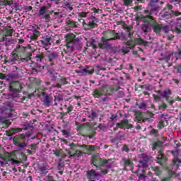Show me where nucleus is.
<instances>
[{"label": "nucleus", "mask_w": 181, "mask_h": 181, "mask_svg": "<svg viewBox=\"0 0 181 181\" xmlns=\"http://www.w3.org/2000/svg\"><path fill=\"white\" fill-rule=\"evenodd\" d=\"M100 176H101L100 175V173H95V170H90L88 171V173H87V177H88V179H90V180L100 177Z\"/></svg>", "instance_id": "9"}, {"label": "nucleus", "mask_w": 181, "mask_h": 181, "mask_svg": "<svg viewBox=\"0 0 181 181\" xmlns=\"http://www.w3.org/2000/svg\"><path fill=\"white\" fill-rule=\"evenodd\" d=\"M173 155L175 156L174 160L173 161L174 169H177L179 166H181V160L177 158V155H179L178 151H172Z\"/></svg>", "instance_id": "7"}, {"label": "nucleus", "mask_w": 181, "mask_h": 181, "mask_svg": "<svg viewBox=\"0 0 181 181\" xmlns=\"http://www.w3.org/2000/svg\"><path fill=\"white\" fill-rule=\"evenodd\" d=\"M122 151H124L125 152H128L129 149L127 146H124L122 148Z\"/></svg>", "instance_id": "49"}, {"label": "nucleus", "mask_w": 181, "mask_h": 181, "mask_svg": "<svg viewBox=\"0 0 181 181\" xmlns=\"http://www.w3.org/2000/svg\"><path fill=\"white\" fill-rule=\"evenodd\" d=\"M107 40H117V39H119V35L114 30H109L105 33L103 36Z\"/></svg>", "instance_id": "4"}, {"label": "nucleus", "mask_w": 181, "mask_h": 181, "mask_svg": "<svg viewBox=\"0 0 181 181\" xmlns=\"http://www.w3.org/2000/svg\"><path fill=\"white\" fill-rule=\"evenodd\" d=\"M86 45H87V46L91 47L93 49L97 48V41H95V40H94V39H91V40H89L88 41H87Z\"/></svg>", "instance_id": "15"}, {"label": "nucleus", "mask_w": 181, "mask_h": 181, "mask_svg": "<svg viewBox=\"0 0 181 181\" xmlns=\"http://www.w3.org/2000/svg\"><path fill=\"white\" fill-rule=\"evenodd\" d=\"M173 37H170V36H168L167 37V39L168 40H172V38H173Z\"/></svg>", "instance_id": "57"}, {"label": "nucleus", "mask_w": 181, "mask_h": 181, "mask_svg": "<svg viewBox=\"0 0 181 181\" xmlns=\"http://www.w3.org/2000/svg\"><path fill=\"white\" fill-rule=\"evenodd\" d=\"M139 168H142L143 169L148 168V161L146 160L139 161Z\"/></svg>", "instance_id": "24"}, {"label": "nucleus", "mask_w": 181, "mask_h": 181, "mask_svg": "<svg viewBox=\"0 0 181 181\" xmlns=\"http://www.w3.org/2000/svg\"><path fill=\"white\" fill-rule=\"evenodd\" d=\"M153 30L154 33H156V35H160V32L162 31V25L154 24L153 25Z\"/></svg>", "instance_id": "13"}, {"label": "nucleus", "mask_w": 181, "mask_h": 181, "mask_svg": "<svg viewBox=\"0 0 181 181\" xmlns=\"http://www.w3.org/2000/svg\"><path fill=\"white\" fill-rule=\"evenodd\" d=\"M17 60H19V56H18L17 54H13V55L8 59V62L12 63V64H15Z\"/></svg>", "instance_id": "16"}, {"label": "nucleus", "mask_w": 181, "mask_h": 181, "mask_svg": "<svg viewBox=\"0 0 181 181\" xmlns=\"http://www.w3.org/2000/svg\"><path fill=\"white\" fill-rule=\"evenodd\" d=\"M162 29L165 33H168V32L170 30V27H169V25H165L164 27H162Z\"/></svg>", "instance_id": "38"}, {"label": "nucleus", "mask_w": 181, "mask_h": 181, "mask_svg": "<svg viewBox=\"0 0 181 181\" xmlns=\"http://www.w3.org/2000/svg\"><path fill=\"white\" fill-rule=\"evenodd\" d=\"M117 128H127V129H129V128H132V125L129 124V123H128V120L125 119V120L122 121L121 123H117Z\"/></svg>", "instance_id": "10"}, {"label": "nucleus", "mask_w": 181, "mask_h": 181, "mask_svg": "<svg viewBox=\"0 0 181 181\" xmlns=\"http://www.w3.org/2000/svg\"><path fill=\"white\" fill-rule=\"evenodd\" d=\"M21 131H23V129L22 128H13L11 129V132H12V134H18V132H21Z\"/></svg>", "instance_id": "33"}, {"label": "nucleus", "mask_w": 181, "mask_h": 181, "mask_svg": "<svg viewBox=\"0 0 181 181\" xmlns=\"http://www.w3.org/2000/svg\"><path fill=\"white\" fill-rule=\"evenodd\" d=\"M21 139V140L25 139V134H21V135L16 136L15 137L14 144L18 146L20 149H23V148H25L26 146V143L23 142L20 144Z\"/></svg>", "instance_id": "6"}, {"label": "nucleus", "mask_w": 181, "mask_h": 181, "mask_svg": "<svg viewBox=\"0 0 181 181\" xmlns=\"http://www.w3.org/2000/svg\"><path fill=\"white\" fill-rule=\"evenodd\" d=\"M81 73L83 76H87V74H93L94 73V71L83 69L81 70Z\"/></svg>", "instance_id": "27"}, {"label": "nucleus", "mask_w": 181, "mask_h": 181, "mask_svg": "<svg viewBox=\"0 0 181 181\" xmlns=\"http://www.w3.org/2000/svg\"><path fill=\"white\" fill-rule=\"evenodd\" d=\"M83 152L77 151L75 153L72 154L71 152H69V154L70 156H74V158H80Z\"/></svg>", "instance_id": "31"}, {"label": "nucleus", "mask_w": 181, "mask_h": 181, "mask_svg": "<svg viewBox=\"0 0 181 181\" xmlns=\"http://www.w3.org/2000/svg\"><path fill=\"white\" fill-rule=\"evenodd\" d=\"M48 59L49 62H52V60H54L57 59V53L56 52H52L48 56Z\"/></svg>", "instance_id": "28"}, {"label": "nucleus", "mask_w": 181, "mask_h": 181, "mask_svg": "<svg viewBox=\"0 0 181 181\" xmlns=\"http://www.w3.org/2000/svg\"><path fill=\"white\" fill-rule=\"evenodd\" d=\"M158 0H151L150 1V9L151 11H156L158 8L155 6V4H157Z\"/></svg>", "instance_id": "22"}, {"label": "nucleus", "mask_w": 181, "mask_h": 181, "mask_svg": "<svg viewBox=\"0 0 181 181\" xmlns=\"http://www.w3.org/2000/svg\"><path fill=\"white\" fill-rule=\"evenodd\" d=\"M148 119H149L148 118L144 119H143V122H146V121H148Z\"/></svg>", "instance_id": "60"}, {"label": "nucleus", "mask_w": 181, "mask_h": 181, "mask_svg": "<svg viewBox=\"0 0 181 181\" xmlns=\"http://www.w3.org/2000/svg\"><path fill=\"white\" fill-rule=\"evenodd\" d=\"M153 98L156 103H159L162 100V98L158 95H153Z\"/></svg>", "instance_id": "37"}, {"label": "nucleus", "mask_w": 181, "mask_h": 181, "mask_svg": "<svg viewBox=\"0 0 181 181\" xmlns=\"http://www.w3.org/2000/svg\"><path fill=\"white\" fill-rule=\"evenodd\" d=\"M41 19L45 21H50V11L47 10V6H42L40 8L39 13L37 14Z\"/></svg>", "instance_id": "3"}, {"label": "nucleus", "mask_w": 181, "mask_h": 181, "mask_svg": "<svg viewBox=\"0 0 181 181\" xmlns=\"http://www.w3.org/2000/svg\"><path fill=\"white\" fill-rule=\"evenodd\" d=\"M78 22H80V23H82L83 26L88 25V28H94L95 26V23H94V21H93V22L90 21L87 24V23H86V21H84V19H83L80 17H78Z\"/></svg>", "instance_id": "12"}, {"label": "nucleus", "mask_w": 181, "mask_h": 181, "mask_svg": "<svg viewBox=\"0 0 181 181\" xmlns=\"http://www.w3.org/2000/svg\"><path fill=\"white\" fill-rule=\"evenodd\" d=\"M124 163V166H132V160L131 159H123Z\"/></svg>", "instance_id": "29"}, {"label": "nucleus", "mask_w": 181, "mask_h": 181, "mask_svg": "<svg viewBox=\"0 0 181 181\" xmlns=\"http://www.w3.org/2000/svg\"><path fill=\"white\" fill-rule=\"evenodd\" d=\"M50 40H52V37L50 35H46L42 37V40H40V43L44 46H49L50 45Z\"/></svg>", "instance_id": "11"}, {"label": "nucleus", "mask_w": 181, "mask_h": 181, "mask_svg": "<svg viewBox=\"0 0 181 181\" xmlns=\"http://www.w3.org/2000/svg\"><path fill=\"white\" fill-rule=\"evenodd\" d=\"M177 72L181 73V66L177 68Z\"/></svg>", "instance_id": "55"}, {"label": "nucleus", "mask_w": 181, "mask_h": 181, "mask_svg": "<svg viewBox=\"0 0 181 181\" xmlns=\"http://www.w3.org/2000/svg\"><path fill=\"white\" fill-rule=\"evenodd\" d=\"M175 32H176V33H180L181 31H180V30H179V29H176V30H175Z\"/></svg>", "instance_id": "58"}, {"label": "nucleus", "mask_w": 181, "mask_h": 181, "mask_svg": "<svg viewBox=\"0 0 181 181\" xmlns=\"http://www.w3.org/2000/svg\"><path fill=\"white\" fill-rule=\"evenodd\" d=\"M88 15V12H81L78 13V18H86Z\"/></svg>", "instance_id": "36"}, {"label": "nucleus", "mask_w": 181, "mask_h": 181, "mask_svg": "<svg viewBox=\"0 0 181 181\" xmlns=\"http://www.w3.org/2000/svg\"><path fill=\"white\" fill-rule=\"evenodd\" d=\"M39 170L40 172V174L43 175H46L48 173L47 167L46 165H45V164H43L39 167Z\"/></svg>", "instance_id": "19"}, {"label": "nucleus", "mask_w": 181, "mask_h": 181, "mask_svg": "<svg viewBox=\"0 0 181 181\" xmlns=\"http://www.w3.org/2000/svg\"><path fill=\"white\" fill-rule=\"evenodd\" d=\"M103 89H95L93 91V95L95 97V98H100V97H101V95H103Z\"/></svg>", "instance_id": "18"}, {"label": "nucleus", "mask_w": 181, "mask_h": 181, "mask_svg": "<svg viewBox=\"0 0 181 181\" xmlns=\"http://www.w3.org/2000/svg\"><path fill=\"white\" fill-rule=\"evenodd\" d=\"M66 23L69 28H77V23L71 20L66 21Z\"/></svg>", "instance_id": "23"}, {"label": "nucleus", "mask_w": 181, "mask_h": 181, "mask_svg": "<svg viewBox=\"0 0 181 181\" xmlns=\"http://www.w3.org/2000/svg\"><path fill=\"white\" fill-rule=\"evenodd\" d=\"M98 128H99V129H101L102 131H104V129H105L106 127L103 124H100Z\"/></svg>", "instance_id": "46"}, {"label": "nucleus", "mask_w": 181, "mask_h": 181, "mask_svg": "<svg viewBox=\"0 0 181 181\" xmlns=\"http://www.w3.org/2000/svg\"><path fill=\"white\" fill-rule=\"evenodd\" d=\"M172 15H173L174 16H179L181 15V13L179 12V11H172Z\"/></svg>", "instance_id": "40"}, {"label": "nucleus", "mask_w": 181, "mask_h": 181, "mask_svg": "<svg viewBox=\"0 0 181 181\" xmlns=\"http://www.w3.org/2000/svg\"><path fill=\"white\" fill-rule=\"evenodd\" d=\"M96 67L99 71L101 70H103V71H105V69L101 68V66H97Z\"/></svg>", "instance_id": "50"}, {"label": "nucleus", "mask_w": 181, "mask_h": 181, "mask_svg": "<svg viewBox=\"0 0 181 181\" xmlns=\"http://www.w3.org/2000/svg\"><path fill=\"white\" fill-rule=\"evenodd\" d=\"M171 95H172V91H170V89H166L163 93L162 97H163V98H165V100L168 101V100H169V96H170Z\"/></svg>", "instance_id": "17"}, {"label": "nucleus", "mask_w": 181, "mask_h": 181, "mask_svg": "<svg viewBox=\"0 0 181 181\" xmlns=\"http://www.w3.org/2000/svg\"><path fill=\"white\" fill-rule=\"evenodd\" d=\"M105 160H103V159H100V163H99V165L100 166H104V165H105Z\"/></svg>", "instance_id": "47"}, {"label": "nucleus", "mask_w": 181, "mask_h": 181, "mask_svg": "<svg viewBox=\"0 0 181 181\" xmlns=\"http://www.w3.org/2000/svg\"><path fill=\"white\" fill-rule=\"evenodd\" d=\"M13 153H10L7 155L6 157H1V159H2V160H4V162H5L6 165H8V163H9V162L11 163V165H19V163H21V162L13 159L12 158Z\"/></svg>", "instance_id": "5"}, {"label": "nucleus", "mask_w": 181, "mask_h": 181, "mask_svg": "<svg viewBox=\"0 0 181 181\" xmlns=\"http://www.w3.org/2000/svg\"><path fill=\"white\" fill-rule=\"evenodd\" d=\"M171 2L173 5H179V4H180V0H172Z\"/></svg>", "instance_id": "44"}, {"label": "nucleus", "mask_w": 181, "mask_h": 181, "mask_svg": "<svg viewBox=\"0 0 181 181\" xmlns=\"http://www.w3.org/2000/svg\"><path fill=\"white\" fill-rule=\"evenodd\" d=\"M167 107L168 106L166 105L165 103H163L158 106V110H160V111H165V110H166Z\"/></svg>", "instance_id": "34"}, {"label": "nucleus", "mask_w": 181, "mask_h": 181, "mask_svg": "<svg viewBox=\"0 0 181 181\" xmlns=\"http://www.w3.org/2000/svg\"><path fill=\"white\" fill-rule=\"evenodd\" d=\"M102 173H103V175H107L108 173V171H107V170H102Z\"/></svg>", "instance_id": "54"}, {"label": "nucleus", "mask_w": 181, "mask_h": 181, "mask_svg": "<svg viewBox=\"0 0 181 181\" xmlns=\"http://www.w3.org/2000/svg\"><path fill=\"white\" fill-rule=\"evenodd\" d=\"M141 29L143 32H145V33L151 31V28H149V25L146 24L141 25Z\"/></svg>", "instance_id": "30"}, {"label": "nucleus", "mask_w": 181, "mask_h": 181, "mask_svg": "<svg viewBox=\"0 0 181 181\" xmlns=\"http://www.w3.org/2000/svg\"><path fill=\"white\" fill-rule=\"evenodd\" d=\"M158 151V163H160V165H162V160L165 159V156L163 153H162V151L163 149V147H162V144L160 143H155L153 146V151Z\"/></svg>", "instance_id": "2"}, {"label": "nucleus", "mask_w": 181, "mask_h": 181, "mask_svg": "<svg viewBox=\"0 0 181 181\" xmlns=\"http://www.w3.org/2000/svg\"><path fill=\"white\" fill-rule=\"evenodd\" d=\"M168 9H172V5L168 4Z\"/></svg>", "instance_id": "59"}, {"label": "nucleus", "mask_w": 181, "mask_h": 181, "mask_svg": "<svg viewBox=\"0 0 181 181\" xmlns=\"http://www.w3.org/2000/svg\"><path fill=\"white\" fill-rule=\"evenodd\" d=\"M45 180H46V181H54V180H53V177L49 176V175H48V176H47V177H45Z\"/></svg>", "instance_id": "45"}, {"label": "nucleus", "mask_w": 181, "mask_h": 181, "mask_svg": "<svg viewBox=\"0 0 181 181\" xmlns=\"http://www.w3.org/2000/svg\"><path fill=\"white\" fill-rule=\"evenodd\" d=\"M62 84H67V81H66V78L62 77L60 78L59 82L55 86V87H57L58 88H60L62 87Z\"/></svg>", "instance_id": "25"}, {"label": "nucleus", "mask_w": 181, "mask_h": 181, "mask_svg": "<svg viewBox=\"0 0 181 181\" xmlns=\"http://www.w3.org/2000/svg\"><path fill=\"white\" fill-rule=\"evenodd\" d=\"M74 40H76V35L72 33H69L66 35V47L68 52H73L74 49Z\"/></svg>", "instance_id": "1"}, {"label": "nucleus", "mask_w": 181, "mask_h": 181, "mask_svg": "<svg viewBox=\"0 0 181 181\" xmlns=\"http://www.w3.org/2000/svg\"><path fill=\"white\" fill-rule=\"evenodd\" d=\"M41 94H42V95H44V96L46 95V93H45V92H41Z\"/></svg>", "instance_id": "61"}, {"label": "nucleus", "mask_w": 181, "mask_h": 181, "mask_svg": "<svg viewBox=\"0 0 181 181\" xmlns=\"http://www.w3.org/2000/svg\"><path fill=\"white\" fill-rule=\"evenodd\" d=\"M31 9H32V6H27L25 7V12H29V11H30Z\"/></svg>", "instance_id": "48"}, {"label": "nucleus", "mask_w": 181, "mask_h": 181, "mask_svg": "<svg viewBox=\"0 0 181 181\" xmlns=\"http://www.w3.org/2000/svg\"><path fill=\"white\" fill-rule=\"evenodd\" d=\"M139 108L140 110H145L146 108V104H145V103L140 104L139 106Z\"/></svg>", "instance_id": "39"}, {"label": "nucleus", "mask_w": 181, "mask_h": 181, "mask_svg": "<svg viewBox=\"0 0 181 181\" xmlns=\"http://www.w3.org/2000/svg\"><path fill=\"white\" fill-rule=\"evenodd\" d=\"M177 21H181V18H177Z\"/></svg>", "instance_id": "64"}, {"label": "nucleus", "mask_w": 181, "mask_h": 181, "mask_svg": "<svg viewBox=\"0 0 181 181\" xmlns=\"http://www.w3.org/2000/svg\"><path fill=\"white\" fill-rule=\"evenodd\" d=\"M52 103H53V98H52V96L50 95H46L44 98V103L45 104V105H47V107H49V105H50Z\"/></svg>", "instance_id": "14"}, {"label": "nucleus", "mask_w": 181, "mask_h": 181, "mask_svg": "<svg viewBox=\"0 0 181 181\" xmlns=\"http://www.w3.org/2000/svg\"><path fill=\"white\" fill-rule=\"evenodd\" d=\"M173 56H176V54H170L169 55H165V59L167 62H169V60H171L173 62V60H175V62H176V60H177V57H173Z\"/></svg>", "instance_id": "21"}, {"label": "nucleus", "mask_w": 181, "mask_h": 181, "mask_svg": "<svg viewBox=\"0 0 181 181\" xmlns=\"http://www.w3.org/2000/svg\"><path fill=\"white\" fill-rule=\"evenodd\" d=\"M24 42H25V40H23V39H21V40H18V42H19L21 45H22V43H24Z\"/></svg>", "instance_id": "53"}, {"label": "nucleus", "mask_w": 181, "mask_h": 181, "mask_svg": "<svg viewBox=\"0 0 181 181\" xmlns=\"http://www.w3.org/2000/svg\"><path fill=\"white\" fill-rule=\"evenodd\" d=\"M35 60L37 63H40L42 62V57L40 55L35 57Z\"/></svg>", "instance_id": "42"}, {"label": "nucleus", "mask_w": 181, "mask_h": 181, "mask_svg": "<svg viewBox=\"0 0 181 181\" xmlns=\"http://www.w3.org/2000/svg\"><path fill=\"white\" fill-rule=\"evenodd\" d=\"M56 43L57 44L60 43V40H57Z\"/></svg>", "instance_id": "63"}, {"label": "nucleus", "mask_w": 181, "mask_h": 181, "mask_svg": "<svg viewBox=\"0 0 181 181\" xmlns=\"http://www.w3.org/2000/svg\"><path fill=\"white\" fill-rule=\"evenodd\" d=\"M159 129H162V128H163L165 127V124L163 123V122H160L158 123V125Z\"/></svg>", "instance_id": "41"}, {"label": "nucleus", "mask_w": 181, "mask_h": 181, "mask_svg": "<svg viewBox=\"0 0 181 181\" xmlns=\"http://www.w3.org/2000/svg\"><path fill=\"white\" fill-rule=\"evenodd\" d=\"M107 100V98H104L102 99V101H105Z\"/></svg>", "instance_id": "62"}, {"label": "nucleus", "mask_w": 181, "mask_h": 181, "mask_svg": "<svg viewBox=\"0 0 181 181\" xmlns=\"http://www.w3.org/2000/svg\"><path fill=\"white\" fill-rule=\"evenodd\" d=\"M142 173H139V170H137L136 171V173H137V176L139 177V180H145V179L146 178V175H145V171H144V170H142Z\"/></svg>", "instance_id": "20"}, {"label": "nucleus", "mask_w": 181, "mask_h": 181, "mask_svg": "<svg viewBox=\"0 0 181 181\" xmlns=\"http://www.w3.org/2000/svg\"><path fill=\"white\" fill-rule=\"evenodd\" d=\"M150 19H151V16H148L146 17V21L147 22H149V20H150Z\"/></svg>", "instance_id": "56"}, {"label": "nucleus", "mask_w": 181, "mask_h": 181, "mask_svg": "<svg viewBox=\"0 0 181 181\" xmlns=\"http://www.w3.org/2000/svg\"><path fill=\"white\" fill-rule=\"evenodd\" d=\"M71 111H73V107L71 106L68 107L67 112H71Z\"/></svg>", "instance_id": "52"}, {"label": "nucleus", "mask_w": 181, "mask_h": 181, "mask_svg": "<svg viewBox=\"0 0 181 181\" xmlns=\"http://www.w3.org/2000/svg\"><path fill=\"white\" fill-rule=\"evenodd\" d=\"M25 50H26V47L21 45H18V47L16 49V52H17V53L25 52Z\"/></svg>", "instance_id": "32"}, {"label": "nucleus", "mask_w": 181, "mask_h": 181, "mask_svg": "<svg viewBox=\"0 0 181 181\" xmlns=\"http://www.w3.org/2000/svg\"><path fill=\"white\" fill-rule=\"evenodd\" d=\"M88 117L90 119L93 121L94 119L97 118V113L94 111H91L90 112H88Z\"/></svg>", "instance_id": "26"}, {"label": "nucleus", "mask_w": 181, "mask_h": 181, "mask_svg": "<svg viewBox=\"0 0 181 181\" xmlns=\"http://www.w3.org/2000/svg\"><path fill=\"white\" fill-rule=\"evenodd\" d=\"M124 5H127V6H128V5H131V4H132V0H124Z\"/></svg>", "instance_id": "43"}, {"label": "nucleus", "mask_w": 181, "mask_h": 181, "mask_svg": "<svg viewBox=\"0 0 181 181\" xmlns=\"http://www.w3.org/2000/svg\"><path fill=\"white\" fill-rule=\"evenodd\" d=\"M6 4L7 5H9V6H11L13 4V2L11 1H6Z\"/></svg>", "instance_id": "51"}, {"label": "nucleus", "mask_w": 181, "mask_h": 181, "mask_svg": "<svg viewBox=\"0 0 181 181\" xmlns=\"http://www.w3.org/2000/svg\"><path fill=\"white\" fill-rule=\"evenodd\" d=\"M110 40H107L104 37H102L101 42L98 43V46L100 49H107V47H110V45L108 43Z\"/></svg>", "instance_id": "8"}, {"label": "nucleus", "mask_w": 181, "mask_h": 181, "mask_svg": "<svg viewBox=\"0 0 181 181\" xmlns=\"http://www.w3.org/2000/svg\"><path fill=\"white\" fill-rule=\"evenodd\" d=\"M83 148L86 149V151H89V152H93L95 149L94 146H90L88 148L87 146L84 145Z\"/></svg>", "instance_id": "35"}]
</instances>
